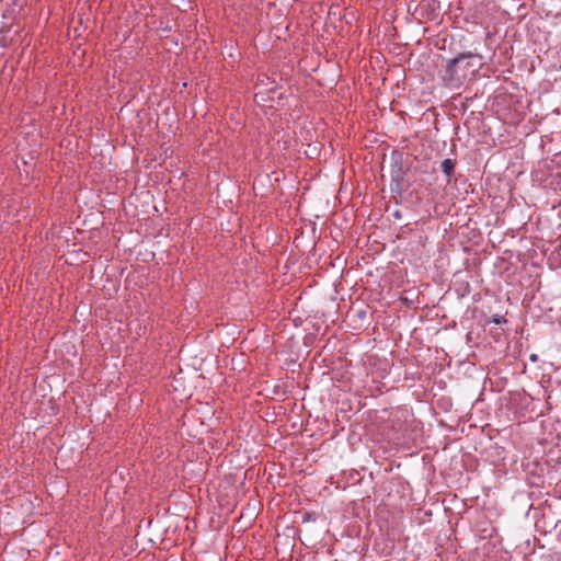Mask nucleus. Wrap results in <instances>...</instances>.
Segmentation results:
<instances>
[{
  "label": "nucleus",
  "mask_w": 561,
  "mask_h": 561,
  "mask_svg": "<svg viewBox=\"0 0 561 561\" xmlns=\"http://www.w3.org/2000/svg\"><path fill=\"white\" fill-rule=\"evenodd\" d=\"M474 59H481V56L471 51L459 54L450 59L443 77L445 84L450 88L462 85L479 68V65L473 62Z\"/></svg>",
  "instance_id": "1"
},
{
  "label": "nucleus",
  "mask_w": 561,
  "mask_h": 561,
  "mask_svg": "<svg viewBox=\"0 0 561 561\" xmlns=\"http://www.w3.org/2000/svg\"><path fill=\"white\" fill-rule=\"evenodd\" d=\"M440 167H442L443 173L447 176V179L449 181L455 172L456 161L450 158H447L442 162Z\"/></svg>",
  "instance_id": "2"
},
{
  "label": "nucleus",
  "mask_w": 561,
  "mask_h": 561,
  "mask_svg": "<svg viewBox=\"0 0 561 561\" xmlns=\"http://www.w3.org/2000/svg\"><path fill=\"white\" fill-rule=\"evenodd\" d=\"M490 322H493L495 324H502V323H506L507 320L505 319L504 316H500V314H494L492 317V320Z\"/></svg>",
  "instance_id": "3"
}]
</instances>
